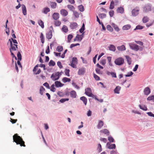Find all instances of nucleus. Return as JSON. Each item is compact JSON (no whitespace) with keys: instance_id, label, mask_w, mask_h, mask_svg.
Instances as JSON below:
<instances>
[{"instance_id":"nucleus-23","label":"nucleus","mask_w":154,"mask_h":154,"mask_svg":"<svg viewBox=\"0 0 154 154\" xmlns=\"http://www.w3.org/2000/svg\"><path fill=\"white\" fill-rule=\"evenodd\" d=\"M103 122L102 121H99L97 125V128L98 129H100L103 125Z\"/></svg>"},{"instance_id":"nucleus-44","label":"nucleus","mask_w":154,"mask_h":154,"mask_svg":"<svg viewBox=\"0 0 154 154\" xmlns=\"http://www.w3.org/2000/svg\"><path fill=\"white\" fill-rule=\"evenodd\" d=\"M147 100H152V101L154 102V95H152L149 97L147 98Z\"/></svg>"},{"instance_id":"nucleus-59","label":"nucleus","mask_w":154,"mask_h":154,"mask_svg":"<svg viewBox=\"0 0 154 154\" xmlns=\"http://www.w3.org/2000/svg\"><path fill=\"white\" fill-rule=\"evenodd\" d=\"M108 140L110 142H114V140L113 138L111 136H109L108 137Z\"/></svg>"},{"instance_id":"nucleus-7","label":"nucleus","mask_w":154,"mask_h":154,"mask_svg":"<svg viewBox=\"0 0 154 154\" xmlns=\"http://www.w3.org/2000/svg\"><path fill=\"white\" fill-rule=\"evenodd\" d=\"M9 41L10 42V45L11 48L10 49V50L15 51L16 50V49L17 48V44H13L12 41L11 39L9 40Z\"/></svg>"},{"instance_id":"nucleus-21","label":"nucleus","mask_w":154,"mask_h":154,"mask_svg":"<svg viewBox=\"0 0 154 154\" xmlns=\"http://www.w3.org/2000/svg\"><path fill=\"white\" fill-rule=\"evenodd\" d=\"M22 7L23 14L24 15H26L27 14L26 10V6L24 5H22Z\"/></svg>"},{"instance_id":"nucleus-51","label":"nucleus","mask_w":154,"mask_h":154,"mask_svg":"<svg viewBox=\"0 0 154 154\" xmlns=\"http://www.w3.org/2000/svg\"><path fill=\"white\" fill-rule=\"evenodd\" d=\"M77 35H78L79 36V38L78 37V41H81L83 37V34H82L80 35L78 34H77Z\"/></svg>"},{"instance_id":"nucleus-20","label":"nucleus","mask_w":154,"mask_h":154,"mask_svg":"<svg viewBox=\"0 0 154 154\" xmlns=\"http://www.w3.org/2000/svg\"><path fill=\"white\" fill-rule=\"evenodd\" d=\"M121 87L119 86H117L114 90V92L115 93L119 94V91L121 90Z\"/></svg>"},{"instance_id":"nucleus-29","label":"nucleus","mask_w":154,"mask_h":154,"mask_svg":"<svg viewBox=\"0 0 154 154\" xmlns=\"http://www.w3.org/2000/svg\"><path fill=\"white\" fill-rule=\"evenodd\" d=\"M80 100L82 101L85 105H86L87 100V98L84 96H83L80 97Z\"/></svg>"},{"instance_id":"nucleus-13","label":"nucleus","mask_w":154,"mask_h":154,"mask_svg":"<svg viewBox=\"0 0 154 154\" xmlns=\"http://www.w3.org/2000/svg\"><path fill=\"white\" fill-rule=\"evenodd\" d=\"M52 17L55 20H57L59 18V14L58 13H54L52 15Z\"/></svg>"},{"instance_id":"nucleus-26","label":"nucleus","mask_w":154,"mask_h":154,"mask_svg":"<svg viewBox=\"0 0 154 154\" xmlns=\"http://www.w3.org/2000/svg\"><path fill=\"white\" fill-rule=\"evenodd\" d=\"M109 50L113 51H115L116 49L115 47L112 45H110L109 47Z\"/></svg>"},{"instance_id":"nucleus-11","label":"nucleus","mask_w":154,"mask_h":154,"mask_svg":"<svg viewBox=\"0 0 154 154\" xmlns=\"http://www.w3.org/2000/svg\"><path fill=\"white\" fill-rule=\"evenodd\" d=\"M85 72V69L82 68L79 69L78 73L79 75H82L84 74Z\"/></svg>"},{"instance_id":"nucleus-15","label":"nucleus","mask_w":154,"mask_h":154,"mask_svg":"<svg viewBox=\"0 0 154 154\" xmlns=\"http://www.w3.org/2000/svg\"><path fill=\"white\" fill-rule=\"evenodd\" d=\"M150 89L148 87H146L144 90V93L145 95H148L150 94Z\"/></svg>"},{"instance_id":"nucleus-6","label":"nucleus","mask_w":154,"mask_h":154,"mask_svg":"<svg viewBox=\"0 0 154 154\" xmlns=\"http://www.w3.org/2000/svg\"><path fill=\"white\" fill-rule=\"evenodd\" d=\"M139 7L138 6L136 7L132 10L131 13L132 15L134 17L137 16L139 14Z\"/></svg>"},{"instance_id":"nucleus-60","label":"nucleus","mask_w":154,"mask_h":154,"mask_svg":"<svg viewBox=\"0 0 154 154\" xmlns=\"http://www.w3.org/2000/svg\"><path fill=\"white\" fill-rule=\"evenodd\" d=\"M133 74V73L131 72V71L128 73V74L126 75H125V76L126 77H130Z\"/></svg>"},{"instance_id":"nucleus-32","label":"nucleus","mask_w":154,"mask_h":154,"mask_svg":"<svg viewBox=\"0 0 154 154\" xmlns=\"http://www.w3.org/2000/svg\"><path fill=\"white\" fill-rule=\"evenodd\" d=\"M38 24L42 28H43L44 27V24L43 21L41 20H39L38 22Z\"/></svg>"},{"instance_id":"nucleus-8","label":"nucleus","mask_w":154,"mask_h":154,"mask_svg":"<svg viewBox=\"0 0 154 154\" xmlns=\"http://www.w3.org/2000/svg\"><path fill=\"white\" fill-rule=\"evenodd\" d=\"M77 63V59L76 57H73L72 58V63L71 66L73 68L76 67V65Z\"/></svg>"},{"instance_id":"nucleus-54","label":"nucleus","mask_w":154,"mask_h":154,"mask_svg":"<svg viewBox=\"0 0 154 154\" xmlns=\"http://www.w3.org/2000/svg\"><path fill=\"white\" fill-rule=\"evenodd\" d=\"M17 57L18 59L20 60H21L22 59V56L21 55V54H20V53L19 52H18L17 54Z\"/></svg>"},{"instance_id":"nucleus-49","label":"nucleus","mask_w":154,"mask_h":154,"mask_svg":"<svg viewBox=\"0 0 154 154\" xmlns=\"http://www.w3.org/2000/svg\"><path fill=\"white\" fill-rule=\"evenodd\" d=\"M144 9L145 10L146 12H147L151 10V8L150 6H149V5H147L144 8Z\"/></svg>"},{"instance_id":"nucleus-14","label":"nucleus","mask_w":154,"mask_h":154,"mask_svg":"<svg viewBox=\"0 0 154 154\" xmlns=\"http://www.w3.org/2000/svg\"><path fill=\"white\" fill-rule=\"evenodd\" d=\"M77 24L75 22L72 23L70 24V27L71 29H73L77 27Z\"/></svg>"},{"instance_id":"nucleus-37","label":"nucleus","mask_w":154,"mask_h":154,"mask_svg":"<svg viewBox=\"0 0 154 154\" xmlns=\"http://www.w3.org/2000/svg\"><path fill=\"white\" fill-rule=\"evenodd\" d=\"M61 24V22L56 20L54 21V25L56 26H59Z\"/></svg>"},{"instance_id":"nucleus-47","label":"nucleus","mask_w":154,"mask_h":154,"mask_svg":"<svg viewBox=\"0 0 154 154\" xmlns=\"http://www.w3.org/2000/svg\"><path fill=\"white\" fill-rule=\"evenodd\" d=\"M49 64L50 66H54L55 64V62L53 60H50Z\"/></svg>"},{"instance_id":"nucleus-57","label":"nucleus","mask_w":154,"mask_h":154,"mask_svg":"<svg viewBox=\"0 0 154 154\" xmlns=\"http://www.w3.org/2000/svg\"><path fill=\"white\" fill-rule=\"evenodd\" d=\"M69 100L68 98H63L60 99V102L61 103H63L66 101Z\"/></svg>"},{"instance_id":"nucleus-33","label":"nucleus","mask_w":154,"mask_h":154,"mask_svg":"<svg viewBox=\"0 0 154 154\" xmlns=\"http://www.w3.org/2000/svg\"><path fill=\"white\" fill-rule=\"evenodd\" d=\"M67 8L70 10L73 11L75 10V8L74 7L70 5H67Z\"/></svg>"},{"instance_id":"nucleus-12","label":"nucleus","mask_w":154,"mask_h":154,"mask_svg":"<svg viewBox=\"0 0 154 154\" xmlns=\"http://www.w3.org/2000/svg\"><path fill=\"white\" fill-rule=\"evenodd\" d=\"M117 48L119 51H125L126 50V48L125 46L124 45L118 46L117 47Z\"/></svg>"},{"instance_id":"nucleus-30","label":"nucleus","mask_w":154,"mask_h":154,"mask_svg":"<svg viewBox=\"0 0 154 154\" xmlns=\"http://www.w3.org/2000/svg\"><path fill=\"white\" fill-rule=\"evenodd\" d=\"M112 27H113L114 28V29L116 31H118L119 30V27H118V26L116 25L115 24V23H112Z\"/></svg>"},{"instance_id":"nucleus-56","label":"nucleus","mask_w":154,"mask_h":154,"mask_svg":"<svg viewBox=\"0 0 154 154\" xmlns=\"http://www.w3.org/2000/svg\"><path fill=\"white\" fill-rule=\"evenodd\" d=\"M94 77L95 79L97 81L99 80L100 79V77L97 75H96L95 73H94L93 74Z\"/></svg>"},{"instance_id":"nucleus-5","label":"nucleus","mask_w":154,"mask_h":154,"mask_svg":"<svg viewBox=\"0 0 154 154\" xmlns=\"http://www.w3.org/2000/svg\"><path fill=\"white\" fill-rule=\"evenodd\" d=\"M115 63L117 65L121 66L124 63V59L122 57H119L116 59L114 61Z\"/></svg>"},{"instance_id":"nucleus-17","label":"nucleus","mask_w":154,"mask_h":154,"mask_svg":"<svg viewBox=\"0 0 154 154\" xmlns=\"http://www.w3.org/2000/svg\"><path fill=\"white\" fill-rule=\"evenodd\" d=\"M106 145L107 146H108V148L109 149H115L116 147V145L115 144L110 145L109 143H107Z\"/></svg>"},{"instance_id":"nucleus-25","label":"nucleus","mask_w":154,"mask_h":154,"mask_svg":"<svg viewBox=\"0 0 154 154\" xmlns=\"http://www.w3.org/2000/svg\"><path fill=\"white\" fill-rule=\"evenodd\" d=\"M62 30L65 32H67L68 31L67 27L65 25H63L62 28Z\"/></svg>"},{"instance_id":"nucleus-2","label":"nucleus","mask_w":154,"mask_h":154,"mask_svg":"<svg viewBox=\"0 0 154 154\" xmlns=\"http://www.w3.org/2000/svg\"><path fill=\"white\" fill-rule=\"evenodd\" d=\"M129 45L131 49L135 51H137L138 50L141 51L143 50V48L142 47L139 46L136 44L133 43H129Z\"/></svg>"},{"instance_id":"nucleus-31","label":"nucleus","mask_w":154,"mask_h":154,"mask_svg":"<svg viewBox=\"0 0 154 154\" xmlns=\"http://www.w3.org/2000/svg\"><path fill=\"white\" fill-rule=\"evenodd\" d=\"M149 20V18L146 16H144L143 18L142 21L143 23H146Z\"/></svg>"},{"instance_id":"nucleus-46","label":"nucleus","mask_w":154,"mask_h":154,"mask_svg":"<svg viewBox=\"0 0 154 154\" xmlns=\"http://www.w3.org/2000/svg\"><path fill=\"white\" fill-rule=\"evenodd\" d=\"M73 37V35H69L67 37L68 42H70L71 39Z\"/></svg>"},{"instance_id":"nucleus-18","label":"nucleus","mask_w":154,"mask_h":154,"mask_svg":"<svg viewBox=\"0 0 154 154\" xmlns=\"http://www.w3.org/2000/svg\"><path fill=\"white\" fill-rule=\"evenodd\" d=\"M116 11L118 13H119L122 14L124 12V9L123 7H120L117 8Z\"/></svg>"},{"instance_id":"nucleus-41","label":"nucleus","mask_w":154,"mask_h":154,"mask_svg":"<svg viewBox=\"0 0 154 154\" xmlns=\"http://www.w3.org/2000/svg\"><path fill=\"white\" fill-rule=\"evenodd\" d=\"M97 150H98L99 152H100L102 150V146L100 143H99L98 144Z\"/></svg>"},{"instance_id":"nucleus-40","label":"nucleus","mask_w":154,"mask_h":154,"mask_svg":"<svg viewBox=\"0 0 154 154\" xmlns=\"http://www.w3.org/2000/svg\"><path fill=\"white\" fill-rule=\"evenodd\" d=\"M106 28L110 32H112L113 31L112 27L110 25H108L107 26Z\"/></svg>"},{"instance_id":"nucleus-53","label":"nucleus","mask_w":154,"mask_h":154,"mask_svg":"<svg viewBox=\"0 0 154 154\" xmlns=\"http://www.w3.org/2000/svg\"><path fill=\"white\" fill-rule=\"evenodd\" d=\"M85 30V25L83 23L82 28L80 29L79 31L81 33H82Z\"/></svg>"},{"instance_id":"nucleus-10","label":"nucleus","mask_w":154,"mask_h":154,"mask_svg":"<svg viewBox=\"0 0 154 154\" xmlns=\"http://www.w3.org/2000/svg\"><path fill=\"white\" fill-rule=\"evenodd\" d=\"M52 36V31L51 30H50L46 35V38L48 39H51Z\"/></svg>"},{"instance_id":"nucleus-58","label":"nucleus","mask_w":154,"mask_h":154,"mask_svg":"<svg viewBox=\"0 0 154 154\" xmlns=\"http://www.w3.org/2000/svg\"><path fill=\"white\" fill-rule=\"evenodd\" d=\"M17 121V119H13L11 118H10V121L13 124L15 123Z\"/></svg>"},{"instance_id":"nucleus-42","label":"nucleus","mask_w":154,"mask_h":154,"mask_svg":"<svg viewBox=\"0 0 154 154\" xmlns=\"http://www.w3.org/2000/svg\"><path fill=\"white\" fill-rule=\"evenodd\" d=\"M45 90V89L43 86H41L40 89V93L41 95H42L43 94V92Z\"/></svg>"},{"instance_id":"nucleus-52","label":"nucleus","mask_w":154,"mask_h":154,"mask_svg":"<svg viewBox=\"0 0 154 154\" xmlns=\"http://www.w3.org/2000/svg\"><path fill=\"white\" fill-rule=\"evenodd\" d=\"M69 69H66L65 71V73L66 75L67 76H69Z\"/></svg>"},{"instance_id":"nucleus-36","label":"nucleus","mask_w":154,"mask_h":154,"mask_svg":"<svg viewBox=\"0 0 154 154\" xmlns=\"http://www.w3.org/2000/svg\"><path fill=\"white\" fill-rule=\"evenodd\" d=\"M114 7V1L112 0L110 4V6H109V9L111 10L113 9Z\"/></svg>"},{"instance_id":"nucleus-1","label":"nucleus","mask_w":154,"mask_h":154,"mask_svg":"<svg viewBox=\"0 0 154 154\" xmlns=\"http://www.w3.org/2000/svg\"><path fill=\"white\" fill-rule=\"evenodd\" d=\"M13 141L15 142L17 144H20L21 146L25 147V142L23 141V139L17 134H15L13 136Z\"/></svg>"},{"instance_id":"nucleus-35","label":"nucleus","mask_w":154,"mask_h":154,"mask_svg":"<svg viewBox=\"0 0 154 154\" xmlns=\"http://www.w3.org/2000/svg\"><path fill=\"white\" fill-rule=\"evenodd\" d=\"M71 80L69 78H67L66 77H63L62 79V81L64 82L65 83L67 82H70Z\"/></svg>"},{"instance_id":"nucleus-48","label":"nucleus","mask_w":154,"mask_h":154,"mask_svg":"<svg viewBox=\"0 0 154 154\" xmlns=\"http://www.w3.org/2000/svg\"><path fill=\"white\" fill-rule=\"evenodd\" d=\"M99 17L101 19H103L106 17V14H100L99 15Z\"/></svg>"},{"instance_id":"nucleus-34","label":"nucleus","mask_w":154,"mask_h":154,"mask_svg":"<svg viewBox=\"0 0 154 154\" xmlns=\"http://www.w3.org/2000/svg\"><path fill=\"white\" fill-rule=\"evenodd\" d=\"M57 4L55 2H51L50 6L51 8H55L57 6Z\"/></svg>"},{"instance_id":"nucleus-61","label":"nucleus","mask_w":154,"mask_h":154,"mask_svg":"<svg viewBox=\"0 0 154 154\" xmlns=\"http://www.w3.org/2000/svg\"><path fill=\"white\" fill-rule=\"evenodd\" d=\"M95 70L97 73L101 74H102V72L99 69H96Z\"/></svg>"},{"instance_id":"nucleus-9","label":"nucleus","mask_w":154,"mask_h":154,"mask_svg":"<svg viewBox=\"0 0 154 154\" xmlns=\"http://www.w3.org/2000/svg\"><path fill=\"white\" fill-rule=\"evenodd\" d=\"M60 14L63 16H66L68 14V12L66 10L62 9L60 11Z\"/></svg>"},{"instance_id":"nucleus-24","label":"nucleus","mask_w":154,"mask_h":154,"mask_svg":"<svg viewBox=\"0 0 154 154\" xmlns=\"http://www.w3.org/2000/svg\"><path fill=\"white\" fill-rule=\"evenodd\" d=\"M55 84L56 86L57 87H62L63 85L60 82L58 81H55Z\"/></svg>"},{"instance_id":"nucleus-45","label":"nucleus","mask_w":154,"mask_h":154,"mask_svg":"<svg viewBox=\"0 0 154 154\" xmlns=\"http://www.w3.org/2000/svg\"><path fill=\"white\" fill-rule=\"evenodd\" d=\"M63 47L62 46H58L57 48V50L58 51V52H61L63 50Z\"/></svg>"},{"instance_id":"nucleus-28","label":"nucleus","mask_w":154,"mask_h":154,"mask_svg":"<svg viewBox=\"0 0 154 154\" xmlns=\"http://www.w3.org/2000/svg\"><path fill=\"white\" fill-rule=\"evenodd\" d=\"M131 27V26L129 24H128L124 26L122 28L124 30H127L129 29Z\"/></svg>"},{"instance_id":"nucleus-3","label":"nucleus","mask_w":154,"mask_h":154,"mask_svg":"<svg viewBox=\"0 0 154 154\" xmlns=\"http://www.w3.org/2000/svg\"><path fill=\"white\" fill-rule=\"evenodd\" d=\"M85 94L89 97L95 98L96 100H98L95 96L93 95L92 93L91 89L90 88H87L85 89Z\"/></svg>"},{"instance_id":"nucleus-50","label":"nucleus","mask_w":154,"mask_h":154,"mask_svg":"<svg viewBox=\"0 0 154 154\" xmlns=\"http://www.w3.org/2000/svg\"><path fill=\"white\" fill-rule=\"evenodd\" d=\"M73 14L74 16L76 18H78L79 17V13L76 11H74Z\"/></svg>"},{"instance_id":"nucleus-38","label":"nucleus","mask_w":154,"mask_h":154,"mask_svg":"<svg viewBox=\"0 0 154 154\" xmlns=\"http://www.w3.org/2000/svg\"><path fill=\"white\" fill-rule=\"evenodd\" d=\"M139 107L140 108L143 110L146 111L147 110V108L146 106L144 105L143 106H141L140 105H139Z\"/></svg>"},{"instance_id":"nucleus-55","label":"nucleus","mask_w":154,"mask_h":154,"mask_svg":"<svg viewBox=\"0 0 154 154\" xmlns=\"http://www.w3.org/2000/svg\"><path fill=\"white\" fill-rule=\"evenodd\" d=\"M144 27L140 25L137 26L134 30L141 29H143Z\"/></svg>"},{"instance_id":"nucleus-64","label":"nucleus","mask_w":154,"mask_h":154,"mask_svg":"<svg viewBox=\"0 0 154 154\" xmlns=\"http://www.w3.org/2000/svg\"><path fill=\"white\" fill-rule=\"evenodd\" d=\"M106 63V60L102 59L101 60L100 63L102 65H104Z\"/></svg>"},{"instance_id":"nucleus-4","label":"nucleus","mask_w":154,"mask_h":154,"mask_svg":"<svg viewBox=\"0 0 154 154\" xmlns=\"http://www.w3.org/2000/svg\"><path fill=\"white\" fill-rule=\"evenodd\" d=\"M61 75V73L59 72H57L54 73H53L51 75V79L54 81L59 79L60 76Z\"/></svg>"},{"instance_id":"nucleus-16","label":"nucleus","mask_w":154,"mask_h":154,"mask_svg":"<svg viewBox=\"0 0 154 154\" xmlns=\"http://www.w3.org/2000/svg\"><path fill=\"white\" fill-rule=\"evenodd\" d=\"M100 132L101 133H103L106 134L107 135H109V131L106 129H104L100 130Z\"/></svg>"},{"instance_id":"nucleus-27","label":"nucleus","mask_w":154,"mask_h":154,"mask_svg":"<svg viewBox=\"0 0 154 154\" xmlns=\"http://www.w3.org/2000/svg\"><path fill=\"white\" fill-rule=\"evenodd\" d=\"M50 9L48 7L45 8L43 9V12L45 14H47L48 12L50 11Z\"/></svg>"},{"instance_id":"nucleus-62","label":"nucleus","mask_w":154,"mask_h":154,"mask_svg":"<svg viewBox=\"0 0 154 154\" xmlns=\"http://www.w3.org/2000/svg\"><path fill=\"white\" fill-rule=\"evenodd\" d=\"M109 14L110 17H112L114 14V11L113 10H111L109 11Z\"/></svg>"},{"instance_id":"nucleus-22","label":"nucleus","mask_w":154,"mask_h":154,"mask_svg":"<svg viewBox=\"0 0 154 154\" xmlns=\"http://www.w3.org/2000/svg\"><path fill=\"white\" fill-rule=\"evenodd\" d=\"M125 58L127 60L128 64L130 65L131 64V58L128 56L126 55L125 56Z\"/></svg>"},{"instance_id":"nucleus-39","label":"nucleus","mask_w":154,"mask_h":154,"mask_svg":"<svg viewBox=\"0 0 154 154\" xmlns=\"http://www.w3.org/2000/svg\"><path fill=\"white\" fill-rule=\"evenodd\" d=\"M78 9L81 12H83L84 10V6L82 5H80L78 6Z\"/></svg>"},{"instance_id":"nucleus-43","label":"nucleus","mask_w":154,"mask_h":154,"mask_svg":"<svg viewBox=\"0 0 154 154\" xmlns=\"http://www.w3.org/2000/svg\"><path fill=\"white\" fill-rule=\"evenodd\" d=\"M40 38L41 39V42L42 43L44 42V38L43 34L42 33H41Z\"/></svg>"},{"instance_id":"nucleus-63","label":"nucleus","mask_w":154,"mask_h":154,"mask_svg":"<svg viewBox=\"0 0 154 154\" xmlns=\"http://www.w3.org/2000/svg\"><path fill=\"white\" fill-rule=\"evenodd\" d=\"M57 65L60 69L63 68V66L62 65L60 61H58L57 62Z\"/></svg>"},{"instance_id":"nucleus-19","label":"nucleus","mask_w":154,"mask_h":154,"mask_svg":"<svg viewBox=\"0 0 154 154\" xmlns=\"http://www.w3.org/2000/svg\"><path fill=\"white\" fill-rule=\"evenodd\" d=\"M70 96L73 98H75L76 96V93L74 91H72L70 92Z\"/></svg>"}]
</instances>
